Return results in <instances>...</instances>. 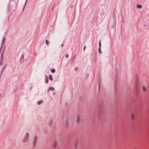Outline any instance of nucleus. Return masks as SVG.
Here are the masks:
<instances>
[{"label":"nucleus","instance_id":"7ed1b4c3","mask_svg":"<svg viewBox=\"0 0 149 149\" xmlns=\"http://www.w3.org/2000/svg\"><path fill=\"white\" fill-rule=\"evenodd\" d=\"M80 121L79 117V115H77V116L76 121L77 123H79Z\"/></svg>","mask_w":149,"mask_h":149},{"label":"nucleus","instance_id":"f8f14e48","mask_svg":"<svg viewBox=\"0 0 149 149\" xmlns=\"http://www.w3.org/2000/svg\"><path fill=\"white\" fill-rule=\"evenodd\" d=\"M42 103V101H39L38 102V104H41Z\"/></svg>","mask_w":149,"mask_h":149},{"label":"nucleus","instance_id":"6ab92c4d","mask_svg":"<svg viewBox=\"0 0 149 149\" xmlns=\"http://www.w3.org/2000/svg\"><path fill=\"white\" fill-rule=\"evenodd\" d=\"M0 63H1V65H2V62L0 61Z\"/></svg>","mask_w":149,"mask_h":149},{"label":"nucleus","instance_id":"2eb2a0df","mask_svg":"<svg viewBox=\"0 0 149 149\" xmlns=\"http://www.w3.org/2000/svg\"><path fill=\"white\" fill-rule=\"evenodd\" d=\"M99 53L101 54V48L99 47Z\"/></svg>","mask_w":149,"mask_h":149},{"label":"nucleus","instance_id":"dca6fc26","mask_svg":"<svg viewBox=\"0 0 149 149\" xmlns=\"http://www.w3.org/2000/svg\"><path fill=\"white\" fill-rule=\"evenodd\" d=\"M65 57L67 58H68V54H67L66 55V56H65Z\"/></svg>","mask_w":149,"mask_h":149},{"label":"nucleus","instance_id":"412c9836","mask_svg":"<svg viewBox=\"0 0 149 149\" xmlns=\"http://www.w3.org/2000/svg\"><path fill=\"white\" fill-rule=\"evenodd\" d=\"M4 69V68L3 69V70H2V72L3 71V70Z\"/></svg>","mask_w":149,"mask_h":149},{"label":"nucleus","instance_id":"ddd939ff","mask_svg":"<svg viewBox=\"0 0 149 149\" xmlns=\"http://www.w3.org/2000/svg\"><path fill=\"white\" fill-rule=\"evenodd\" d=\"M51 71L52 73H54L55 72V70L54 69H53L51 70Z\"/></svg>","mask_w":149,"mask_h":149},{"label":"nucleus","instance_id":"39448f33","mask_svg":"<svg viewBox=\"0 0 149 149\" xmlns=\"http://www.w3.org/2000/svg\"><path fill=\"white\" fill-rule=\"evenodd\" d=\"M45 81L47 83H48V77L47 76L46 77H45Z\"/></svg>","mask_w":149,"mask_h":149},{"label":"nucleus","instance_id":"9d476101","mask_svg":"<svg viewBox=\"0 0 149 149\" xmlns=\"http://www.w3.org/2000/svg\"><path fill=\"white\" fill-rule=\"evenodd\" d=\"M48 89H49V90H50L54 91V88L52 87H49V88Z\"/></svg>","mask_w":149,"mask_h":149},{"label":"nucleus","instance_id":"20e7f679","mask_svg":"<svg viewBox=\"0 0 149 149\" xmlns=\"http://www.w3.org/2000/svg\"><path fill=\"white\" fill-rule=\"evenodd\" d=\"M57 144V142L56 141H54V142L53 146L54 148H55Z\"/></svg>","mask_w":149,"mask_h":149},{"label":"nucleus","instance_id":"6e6552de","mask_svg":"<svg viewBox=\"0 0 149 149\" xmlns=\"http://www.w3.org/2000/svg\"><path fill=\"white\" fill-rule=\"evenodd\" d=\"M49 80L51 81H52L53 80L52 76L51 75H49Z\"/></svg>","mask_w":149,"mask_h":149},{"label":"nucleus","instance_id":"f257e3e1","mask_svg":"<svg viewBox=\"0 0 149 149\" xmlns=\"http://www.w3.org/2000/svg\"><path fill=\"white\" fill-rule=\"evenodd\" d=\"M29 136V134L28 132H26L25 135L23 139V141L24 142H26L28 140Z\"/></svg>","mask_w":149,"mask_h":149},{"label":"nucleus","instance_id":"4be33fe9","mask_svg":"<svg viewBox=\"0 0 149 149\" xmlns=\"http://www.w3.org/2000/svg\"><path fill=\"white\" fill-rule=\"evenodd\" d=\"M2 58V55L1 56V58Z\"/></svg>","mask_w":149,"mask_h":149},{"label":"nucleus","instance_id":"4468645a","mask_svg":"<svg viewBox=\"0 0 149 149\" xmlns=\"http://www.w3.org/2000/svg\"><path fill=\"white\" fill-rule=\"evenodd\" d=\"M101 43L100 41H99V47H100V48H101Z\"/></svg>","mask_w":149,"mask_h":149},{"label":"nucleus","instance_id":"f3484780","mask_svg":"<svg viewBox=\"0 0 149 149\" xmlns=\"http://www.w3.org/2000/svg\"><path fill=\"white\" fill-rule=\"evenodd\" d=\"M5 39V38L4 37H3V42L4 41V40Z\"/></svg>","mask_w":149,"mask_h":149},{"label":"nucleus","instance_id":"f03ea898","mask_svg":"<svg viewBox=\"0 0 149 149\" xmlns=\"http://www.w3.org/2000/svg\"><path fill=\"white\" fill-rule=\"evenodd\" d=\"M37 141V138L36 136H35L34 137L33 142L34 144H35Z\"/></svg>","mask_w":149,"mask_h":149},{"label":"nucleus","instance_id":"423d86ee","mask_svg":"<svg viewBox=\"0 0 149 149\" xmlns=\"http://www.w3.org/2000/svg\"><path fill=\"white\" fill-rule=\"evenodd\" d=\"M131 117L132 119H133L134 118V114L132 113L131 114Z\"/></svg>","mask_w":149,"mask_h":149},{"label":"nucleus","instance_id":"9b49d317","mask_svg":"<svg viewBox=\"0 0 149 149\" xmlns=\"http://www.w3.org/2000/svg\"><path fill=\"white\" fill-rule=\"evenodd\" d=\"M45 43H46V45L47 46H48L49 45V41L47 40H46L45 41Z\"/></svg>","mask_w":149,"mask_h":149},{"label":"nucleus","instance_id":"5701e85b","mask_svg":"<svg viewBox=\"0 0 149 149\" xmlns=\"http://www.w3.org/2000/svg\"><path fill=\"white\" fill-rule=\"evenodd\" d=\"M27 0H26V1H27Z\"/></svg>","mask_w":149,"mask_h":149},{"label":"nucleus","instance_id":"a211bd4d","mask_svg":"<svg viewBox=\"0 0 149 149\" xmlns=\"http://www.w3.org/2000/svg\"><path fill=\"white\" fill-rule=\"evenodd\" d=\"M86 48V46H85L84 48V49H83L84 50Z\"/></svg>","mask_w":149,"mask_h":149},{"label":"nucleus","instance_id":"0eeeda50","mask_svg":"<svg viewBox=\"0 0 149 149\" xmlns=\"http://www.w3.org/2000/svg\"><path fill=\"white\" fill-rule=\"evenodd\" d=\"M137 8H138L139 9H140L142 8V6L141 5L138 4V5H137Z\"/></svg>","mask_w":149,"mask_h":149},{"label":"nucleus","instance_id":"1a4fd4ad","mask_svg":"<svg viewBox=\"0 0 149 149\" xmlns=\"http://www.w3.org/2000/svg\"><path fill=\"white\" fill-rule=\"evenodd\" d=\"M142 88L143 91H146V88L144 86H143L142 87Z\"/></svg>","mask_w":149,"mask_h":149},{"label":"nucleus","instance_id":"aec40b11","mask_svg":"<svg viewBox=\"0 0 149 149\" xmlns=\"http://www.w3.org/2000/svg\"><path fill=\"white\" fill-rule=\"evenodd\" d=\"M63 44H62L61 47H63Z\"/></svg>","mask_w":149,"mask_h":149}]
</instances>
